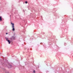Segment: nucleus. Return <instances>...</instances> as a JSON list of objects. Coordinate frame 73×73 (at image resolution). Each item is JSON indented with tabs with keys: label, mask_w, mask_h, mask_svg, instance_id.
<instances>
[{
	"label": "nucleus",
	"mask_w": 73,
	"mask_h": 73,
	"mask_svg": "<svg viewBox=\"0 0 73 73\" xmlns=\"http://www.w3.org/2000/svg\"><path fill=\"white\" fill-rule=\"evenodd\" d=\"M11 24L12 25V27L13 28L12 31H15V26H14V23H11Z\"/></svg>",
	"instance_id": "1"
},
{
	"label": "nucleus",
	"mask_w": 73,
	"mask_h": 73,
	"mask_svg": "<svg viewBox=\"0 0 73 73\" xmlns=\"http://www.w3.org/2000/svg\"><path fill=\"white\" fill-rule=\"evenodd\" d=\"M11 67H12V66L11 65H9L8 66L9 68H11Z\"/></svg>",
	"instance_id": "2"
},
{
	"label": "nucleus",
	"mask_w": 73,
	"mask_h": 73,
	"mask_svg": "<svg viewBox=\"0 0 73 73\" xmlns=\"http://www.w3.org/2000/svg\"><path fill=\"white\" fill-rule=\"evenodd\" d=\"M8 42H9V44H10L11 43V42L10 41V40H8L7 41Z\"/></svg>",
	"instance_id": "3"
},
{
	"label": "nucleus",
	"mask_w": 73,
	"mask_h": 73,
	"mask_svg": "<svg viewBox=\"0 0 73 73\" xmlns=\"http://www.w3.org/2000/svg\"><path fill=\"white\" fill-rule=\"evenodd\" d=\"M2 70H3V71H5V69H4V68H2Z\"/></svg>",
	"instance_id": "4"
},
{
	"label": "nucleus",
	"mask_w": 73,
	"mask_h": 73,
	"mask_svg": "<svg viewBox=\"0 0 73 73\" xmlns=\"http://www.w3.org/2000/svg\"><path fill=\"white\" fill-rule=\"evenodd\" d=\"M14 36H13L12 38H13L14 40H15V37H13Z\"/></svg>",
	"instance_id": "5"
},
{
	"label": "nucleus",
	"mask_w": 73,
	"mask_h": 73,
	"mask_svg": "<svg viewBox=\"0 0 73 73\" xmlns=\"http://www.w3.org/2000/svg\"><path fill=\"white\" fill-rule=\"evenodd\" d=\"M2 20V19H1V17H0V21H1Z\"/></svg>",
	"instance_id": "6"
},
{
	"label": "nucleus",
	"mask_w": 73,
	"mask_h": 73,
	"mask_svg": "<svg viewBox=\"0 0 73 73\" xmlns=\"http://www.w3.org/2000/svg\"><path fill=\"white\" fill-rule=\"evenodd\" d=\"M6 41H8V38H6Z\"/></svg>",
	"instance_id": "7"
},
{
	"label": "nucleus",
	"mask_w": 73,
	"mask_h": 73,
	"mask_svg": "<svg viewBox=\"0 0 73 73\" xmlns=\"http://www.w3.org/2000/svg\"><path fill=\"white\" fill-rule=\"evenodd\" d=\"M35 72H36L35 71V70H34L33 72V73H35Z\"/></svg>",
	"instance_id": "8"
},
{
	"label": "nucleus",
	"mask_w": 73,
	"mask_h": 73,
	"mask_svg": "<svg viewBox=\"0 0 73 73\" xmlns=\"http://www.w3.org/2000/svg\"><path fill=\"white\" fill-rule=\"evenodd\" d=\"M25 3H26V4H27V3H28V2H27V1H26L25 2Z\"/></svg>",
	"instance_id": "9"
},
{
	"label": "nucleus",
	"mask_w": 73,
	"mask_h": 73,
	"mask_svg": "<svg viewBox=\"0 0 73 73\" xmlns=\"http://www.w3.org/2000/svg\"><path fill=\"white\" fill-rule=\"evenodd\" d=\"M5 73H9V72H5Z\"/></svg>",
	"instance_id": "10"
},
{
	"label": "nucleus",
	"mask_w": 73,
	"mask_h": 73,
	"mask_svg": "<svg viewBox=\"0 0 73 73\" xmlns=\"http://www.w3.org/2000/svg\"><path fill=\"white\" fill-rule=\"evenodd\" d=\"M6 35H8V33H6Z\"/></svg>",
	"instance_id": "11"
},
{
	"label": "nucleus",
	"mask_w": 73,
	"mask_h": 73,
	"mask_svg": "<svg viewBox=\"0 0 73 73\" xmlns=\"http://www.w3.org/2000/svg\"><path fill=\"white\" fill-rule=\"evenodd\" d=\"M11 40H12V38H11Z\"/></svg>",
	"instance_id": "12"
}]
</instances>
